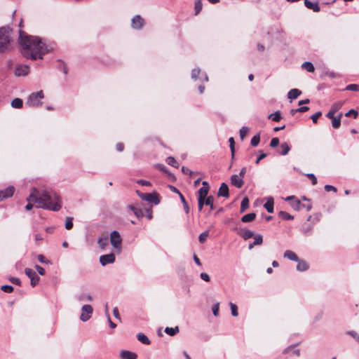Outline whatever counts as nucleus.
<instances>
[{
  "mask_svg": "<svg viewBox=\"0 0 359 359\" xmlns=\"http://www.w3.org/2000/svg\"><path fill=\"white\" fill-rule=\"evenodd\" d=\"M18 40L21 53L23 57L28 60L43 59V55L53 49L42 39L36 36L28 35L21 30L19 32Z\"/></svg>",
  "mask_w": 359,
  "mask_h": 359,
  "instance_id": "obj_1",
  "label": "nucleus"
},
{
  "mask_svg": "<svg viewBox=\"0 0 359 359\" xmlns=\"http://www.w3.org/2000/svg\"><path fill=\"white\" fill-rule=\"evenodd\" d=\"M27 201L34 202L36 207L52 211H59L62 207V202L59 195L53 191H39L32 188L30 194L27 198Z\"/></svg>",
  "mask_w": 359,
  "mask_h": 359,
  "instance_id": "obj_2",
  "label": "nucleus"
},
{
  "mask_svg": "<svg viewBox=\"0 0 359 359\" xmlns=\"http://www.w3.org/2000/svg\"><path fill=\"white\" fill-rule=\"evenodd\" d=\"M11 29L8 27L0 28V53L7 51L10 46Z\"/></svg>",
  "mask_w": 359,
  "mask_h": 359,
  "instance_id": "obj_3",
  "label": "nucleus"
},
{
  "mask_svg": "<svg viewBox=\"0 0 359 359\" xmlns=\"http://www.w3.org/2000/svg\"><path fill=\"white\" fill-rule=\"evenodd\" d=\"M44 98L43 90H39L31 93L26 101V105L31 107H39L43 104L42 100Z\"/></svg>",
  "mask_w": 359,
  "mask_h": 359,
  "instance_id": "obj_4",
  "label": "nucleus"
},
{
  "mask_svg": "<svg viewBox=\"0 0 359 359\" xmlns=\"http://www.w3.org/2000/svg\"><path fill=\"white\" fill-rule=\"evenodd\" d=\"M110 243L117 252H121L122 248V238L118 231L114 230L110 233Z\"/></svg>",
  "mask_w": 359,
  "mask_h": 359,
  "instance_id": "obj_5",
  "label": "nucleus"
},
{
  "mask_svg": "<svg viewBox=\"0 0 359 359\" xmlns=\"http://www.w3.org/2000/svg\"><path fill=\"white\" fill-rule=\"evenodd\" d=\"M30 71L29 66L27 65L18 64L14 69V75L15 76H25L29 74Z\"/></svg>",
  "mask_w": 359,
  "mask_h": 359,
  "instance_id": "obj_6",
  "label": "nucleus"
},
{
  "mask_svg": "<svg viewBox=\"0 0 359 359\" xmlns=\"http://www.w3.org/2000/svg\"><path fill=\"white\" fill-rule=\"evenodd\" d=\"M93 311V307L90 304L83 305L81 308V313L80 316L81 320L83 322L88 320L91 318Z\"/></svg>",
  "mask_w": 359,
  "mask_h": 359,
  "instance_id": "obj_7",
  "label": "nucleus"
},
{
  "mask_svg": "<svg viewBox=\"0 0 359 359\" xmlns=\"http://www.w3.org/2000/svg\"><path fill=\"white\" fill-rule=\"evenodd\" d=\"M25 273L30 278L32 286L34 287L36 285L38 284L40 278L33 269L26 268L25 269Z\"/></svg>",
  "mask_w": 359,
  "mask_h": 359,
  "instance_id": "obj_8",
  "label": "nucleus"
},
{
  "mask_svg": "<svg viewBox=\"0 0 359 359\" xmlns=\"http://www.w3.org/2000/svg\"><path fill=\"white\" fill-rule=\"evenodd\" d=\"M201 74V69L199 68H195L191 71V79L194 81L200 80L202 83L208 81V76L206 73H203L201 77H198Z\"/></svg>",
  "mask_w": 359,
  "mask_h": 359,
  "instance_id": "obj_9",
  "label": "nucleus"
},
{
  "mask_svg": "<svg viewBox=\"0 0 359 359\" xmlns=\"http://www.w3.org/2000/svg\"><path fill=\"white\" fill-rule=\"evenodd\" d=\"M115 260L116 257L114 253L103 255L100 257V262L102 266H105L108 264H113Z\"/></svg>",
  "mask_w": 359,
  "mask_h": 359,
  "instance_id": "obj_10",
  "label": "nucleus"
},
{
  "mask_svg": "<svg viewBox=\"0 0 359 359\" xmlns=\"http://www.w3.org/2000/svg\"><path fill=\"white\" fill-rule=\"evenodd\" d=\"M144 19L140 15H135L131 20V27L135 29H140L144 25Z\"/></svg>",
  "mask_w": 359,
  "mask_h": 359,
  "instance_id": "obj_11",
  "label": "nucleus"
},
{
  "mask_svg": "<svg viewBox=\"0 0 359 359\" xmlns=\"http://www.w3.org/2000/svg\"><path fill=\"white\" fill-rule=\"evenodd\" d=\"M230 180L231 184L237 188H241L244 184V181L243 180V178L238 176V175H231Z\"/></svg>",
  "mask_w": 359,
  "mask_h": 359,
  "instance_id": "obj_12",
  "label": "nucleus"
},
{
  "mask_svg": "<svg viewBox=\"0 0 359 359\" xmlns=\"http://www.w3.org/2000/svg\"><path fill=\"white\" fill-rule=\"evenodd\" d=\"M14 193V187L11 186L4 190L0 191V201L11 197Z\"/></svg>",
  "mask_w": 359,
  "mask_h": 359,
  "instance_id": "obj_13",
  "label": "nucleus"
},
{
  "mask_svg": "<svg viewBox=\"0 0 359 359\" xmlns=\"http://www.w3.org/2000/svg\"><path fill=\"white\" fill-rule=\"evenodd\" d=\"M217 196L219 197L222 196L224 198H228L229 196V187L226 183L223 182L221 184L217 192Z\"/></svg>",
  "mask_w": 359,
  "mask_h": 359,
  "instance_id": "obj_14",
  "label": "nucleus"
},
{
  "mask_svg": "<svg viewBox=\"0 0 359 359\" xmlns=\"http://www.w3.org/2000/svg\"><path fill=\"white\" fill-rule=\"evenodd\" d=\"M238 234L242 237L245 241L254 236V232L251 230L242 229L238 231Z\"/></svg>",
  "mask_w": 359,
  "mask_h": 359,
  "instance_id": "obj_15",
  "label": "nucleus"
},
{
  "mask_svg": "<svg viewBox=\"0 0 359 359\" xmlns=\"http://www.w3.org/2000/svg\"><path fill=\"white\" fill-rule=\"evenodd\" d=\"M305 6L312 10L314 12H319L320 11V7L319 6L318 2H312L309 0H304Z\"/></svg>",
  "mask_w": 359,
  "mask_h": 359,
  "instance_id": "obj_16",
  "label": "nucleus"
},
{
  "mask_svg": "<svg viewBox=\"0 0 359 359\" xmlns=\"http://www.w3.org/2000/svg\"><path fill=\"white\" fill-rule=\"evenodd\" d=\"M146 201L149 203H153L155 205H158L160 203V200L156 194L154 193H147L146 194Z\"/></svg>",
  "mask_w": 359,
  "mask_h": 359,
  "instance_id": "obj_17",
  "label": "nucleus"
},
{
  "mask_svg": "<svg viewBox=\"0 0 359 359\" xmlns=\"http://www.w3.org/2000/svg\"><path fill=\"white\" fill-rule=\"evenodd\" d=\"M120 356L122 359H137V354L129 351H122L120 353Z\"/></svg>",
  "mask_w": 359,
  "mask_h": 359,
  "instance_id": "obj_18",
  "label": "nucleus"
},
{
  "mask_svg": "<svg viewBox=\"0 0 359 359\" xmlns=\"http://www.w3.org/2000/svg\"><path fill=\"white\" fill-rule=\"evenodd\" d=\"M297 262H298L297 265V271H305L309 269V266L306 261L299 259V261Z\"/></svg>",
  "mask_w": 359,
  "mask_h": 359,
  "instance_id": "obj_19",
  "label": "nucleus"
},
{
  "mask_svg": "<svg viewBox=\"0 0 359 359\" xmlns=\"http://www.w3.org/2000/svg\"><path fill=\"white\" fill-rule=\"evenodd\" d=\"M283 256L285 258H287L292 261H299V257H297V255L294 252L290 250H285Z\"/></svg>",
  "mask_w": 359,
  "mask_h": 359,
  "instance_id": "obj_20",
  "label": "nucleus"
},
{
  "mask_svg": "<svg viewBox=\"0 0 359 359\" xmlns=\"http://www.w3.org/2000/svg\"><path fill=\"white\" fill-rule=\"evenodd\" d=\"M301 94V90L297 88H293L288 92L287 98L290 100H294L297 99Z\"/></svg>",
  "mask_w": 359,
  "mask_h": 359,
  "instance_id": "obj_21",
  "label": "nucleus"
},
{
  "mask_svg": "<svg viewBox=\"0 0 359 359\" xmlns=\"http://www.w3.org/2000/svg\"><path fill=\"white\" fill-rule=\"evenodd\" d=\"M273 198L272 197H269L267 198V201L264 205V207L266 208L268 212L272 213L273 212Z\"/></svg>",
  "mask_w": 359,
  "mask_h": 359,
  "instance_id": "obj_22",
  "label": "nucleus"
},
{
  "mask_svg": "<svg viewBox=\"0 0 359 359\" xmlns=\"http://www.w3.org/2000/svg\"><path fill=\"white\" fill-rule=\"evenodd\" d=\"M137 338L138 341H140L141 343L145 344V345H149L151 344V341L149 339V338L143 333H138L137 334Z\"/></svg>",
  "mask_w": 359,
  "mask_h": 359,
  "instance_id": "obj_23",
  "label": "nucleus"
},
{
  "mask_svg": "<svg viewBox=\"0 0 359 359\" xmlns=\"http://www.w3.org/2000/svg\"><path fill=\"white\" fill-rule=\"evenodd\" d=\"M179 332H180V328L178 326H175V327H167L165 328V332L170 336H175Z\"/></svg>",
  "mask_w": 359,
  "mask_h": 359,
  "instance_id": "obj_24",
  "label": "nucleus"
},
{
  "mask_svg": "<svg viewBox=\"0 0 359 359\" xmlns=\"http://www.w3.org/2000/svg\"><path fill=\"white\" fill-rule=\"evenodd\" d=\"M210 187H202L198 191V197L206 198L209 192Z\"/></svg>",
  "mask_w": 359,
  "mask_h": 359,
  "instance_id": "obj_25",
  "label": "nucleus"
},
{
  "mask_svg": "<svg viewBox=\"0 0 359 359\" xmlns=\"http://www.w3.org/2000/svg\"><path fill=\"white\" fill-rule=\"evenodd\" d=\"M256 217V214L254 212L248 213L242 217L241 221L243 222H252Z\"/></svg>",
  "mask_w": 359,
  "mask_h": 359,
  "instance_id": "obj_26",
  "label": "nucleus"
},
{
  "mask_svg": "<svg viewBox=\"0 0 359 359\" xmlns=\"http://www.w3.org/2000/svg\"><path fill=\"white\" fill-rule=\"evenodd\" d=\"M108 243H109V239H108V237H107V236L100 237L97 240V244L99 245L100 248H102L103 250L106 248V246L108 245Z\"/></svg>",
  "mask_w": 359,
  "mask_h": 359,
  "instance_id": "obj_27",
  "label": "nucleus"
},
{
  "mask_svg": "<svg viewBox=\"0 0 359 359\" xmlns=\"http://www.w3.org/2000/svg\"><path fill=\"white\" fill-rule=\"evenodd\" d=\"M11 107L15 109H21L23 106L22 100L20 98H15L11 102Z\"/></svg>",
  "mask_w": 359,
  "mask_h": 359,
  "instance_id": "obj_28",
  "label": "nucleus"
},
{
  "mask_svg": "<svg viewBox=\"0 0 359 359\" xmlns=\"http://www.w3.org/2000/svg\"><path fill=\"white\" fill-rule=\"evenodd\" d=\"M290 205L294 210H300L302 209L304 204H302L299 200L295 198L290 203Z\"/></svg>",
  "mask_w": 359,
  "mask_h": 359,
  "instance_id": "obj_29",
  "label": "nucleus"
},
{
  "mask_svg": "<svg viewBox=\"0 0 359 359\" xmlns=\"http://www.w3.org/2000/svg\"><path fill=\"white\" fill-rule=\"evenodd\" d=\"M302 67L309 72H313L315 70L314 66L311 62H304L302 65Z\"/></svg>",
  "mask_w": 359,
  "mask_h": 359,
  "instance_id": "obj_30",
  "label": "nucleus"
},
{
  "mask_svg": "<svg viewBox=\"0 0 359 359\" xmlns=\"http://www.w3.org/2000/svg\"><path fill=\"white\" fill-rule=\"evenodd\" d=\"M280 149L281 151L280 152V154L283 156H285L288 154V152L290 150V147L287 142H283L280 144Z\"/></svg>",
  "mask_w": 359,
  "mask_h": 359,
  "instance_id": "obj_31",
  "label": "nucleus"
},
{
  "mask_svg": "<svg viewBox=\"0 0 359 359\" xmlns=\"http://www.w3.org/2000/svg\"><path fill=\"white\" fill-rule=\"evenodd\" d=\"M278 217L284 220H292L294 219V217L285 211H280L278 212Z\"/></svg>",
  "mask_w": 359,
  "mask_h": 359,
  "instance_id": "obj_32",
  "label": "nucleus"
},
{
  "mask_svg": "<svg viewBox=\"0 0 359 359\" xmlns=\"http://www.w3.org/2000/svg\"><path fill=\"white\" fill-rule=\"evenodd\" d=\"M249 207V199L248 197L243 198L241 203V212H245Z\"/></svg>",
  "mask_w": 359,
  "mask_h": 359,
  "instance_id": "obj_33",
  "label": "nucleus"
},
{
  "mask_svg": "<svg viewBox=\"0 0 359 359\" xmlns=\"http://www.w3.org/2000/svg\"><path fill=\"white\" fill-rule=\"evenodd\" d=\"M313 229V225L310 224H304L302 226L301 231L304 234L307 235Z\"/></svg>",
  "mask_w": 359,
  "mask_h": 359,
  "instance_id": "obj_34",
  "label": "nucleus"
},
{
  "mask_svg": "<svg viewBox=\"0 0 359 359\" xmlns=\"http://www.w3.org/2000/svg\"><path fill=\"white\" fill-rule=\"evenodd\" d=\"M268 118L271 119L273 121L278 122L282 118V117L280 111H277L273 114H271L268 116Z\"/></svg>",
  "mask_w": 359,
  "mask_h": 359,
  "instance_id": "obj_35",
  "label": "nucleus"
},
{
  "mask_svg": "<svg viewBox=\"0 0 359 359\" xmlns=\"http://www.w3.org/2000/svg\"><path fill=\"white\" fill-rule=\"evenodd\" d=\"M341 116V114H339V116L335 117L334 118L332 119V126L334 128L337 129L340 127Z\"/></svg>",
  "mask_w": 359,
  "mask_h": 359,
  "instance_id": "obj_36",
  "label": "nucleus"
},
{
  "mask_svg": "<svg viewBox=\"0 0 359 359\" xmlns=\"http://www.w3.org/2000/svg\"><path fill=\"white\" fill-rule=\"evenodd\" d=\"M205 205L210 206V210H214V197L212 196H208L205 199Z\"/></svg>",
  "mask_w": 359,
  "mask_h": 359,
  "instance_id": "obj_37",
  "label": "nucleus"
},
{
  "mask_svg": "<svg viewBox=\"0 0 359 359\" xmlns=\"http://www.w3.org/2000/svg\"><path fill=\"white\" fill-rule=\"evenodd\" d=\"M129 208L133 210L134 214L137 217H142L144 216L143 211L141 209L135 208V207L132 206V205H130Z\"/></svg>",
  "mask_w": 359,
  "mask_h": 359,
  "instance_id": "obj_38",
  "label": "nucleus"
},
{
  "mask_svg": "<svg viewBox=\"0 0 359 359\" xmlns=\"http://www.w3.org/2000/svg\"><path fill=\"white\" fill-rule=\"evenodd\" d=\"M253 245H259L263 243V237L261 234H254Z\"/></svg>",
  "mask_w": 359,
  "mask_h": 359,
  "instance_id": "obj_39",
  "label": "nucleus"
},
{
  "mask_svg": "<svg viewBox=\"0 0 359 359\" xmlns=\"http://www.w3.org/2000/svg\"><path fill=\"white\" fill-rule=\"evenodd\" d=\"M260 142L259 134H257L252 137L250 141V144L252 147H257Z\"/></svg>",
  "mask_w": 359,
  "mask_h": 359,
  "instance_id": "obj_40",
  "label": "nucleus"
},
{
  "mask_svg": "<svg viewBox=\"0 0 359 359\" xmlns=\"http://www.w3.org/2000/svg\"><path fill=\"white\" fill-rule=\"evenodd\" d=\"M166 162L168 165L172 166V167H175V168H177L178 167V163L177 162V161L175 160V158L172 156H169L166 159Z\"/></svg>",
  "mask_w": 359,
  "mask_h": 359,
  "instance_id": "obj_41",
  "label": "nucleus"
},
{
  "mask_svg": "<svg viewBox=\"0 0 359 359\" xmlns=\"http://www.w3.org/2000/svg\"><path fill=\"white\" fill-rule=\"evenodd\" d=\"M202 8H203V4L201 2V0H198L195 2V6H194V9H195V15H198L201 11L202 10Z\"/></svg>",
  "mask_w": 359,
  "mask_h": 359,
  "instance_id": "obj_42",
  "label": "nucleus"
},
{
  "mask_svg": "<svg viewBox=\"0 0 359 359\" xmlns=\"http://www.w3.org/2000/svg\"><path fill=\"white\" fill-rule=\"evenodd\" d=\"M180 198L183 204L184 210L185 212L187 214H188L189 212V208L188 203H187V201L185 200V198L184 197V196L182 194H180Z\"/></svg>",
  "mask_w": 359,
  "mask_h": 359,
  "instance_id": "obj_43",
  "label": "nucleus"
},
{
  "mask_svg": "<svg viewBox=\"0 0 359 359\" xmlns=\"http://www.w3.org/2000/svg\"><path fill=\"white\" fill-rule=\"evenodd\" d=\"M229 306H230V309H231V315L234 317L238 316V312L237 306L232 302L229 303Z\"/></svg>",
  "mask_w": 359,
  "mask_h": 359,
  "instance_id": "obj_44",
  "label": "nucleus"
},
{
  "mask_svg": "<svg viewBox=\"0 0 359 359\" xmlns=\"http://www.w3.org/2000/svg\"><path fill=\"white\" fill-rule=\"evenodd\" d=\"M209 236V231L201 233L198 236V241L201 243H203Z\"/></svg>",
  "mask_w": 359,
  "mask_h": 359,
  "instance_id": "obj_45",
  "label": "nucleus"
},
{
  "mask_svg": "<svg viewBox=\"0 0 359 359\" xmlns=\"http://www.w3.org/2000/svg\"><path fill=\"white\" fill-rule=\"evenodd\" d=\"M79 301L88 300L91 302L93 300L92 296L90 294H81L78 297Z\"/></svg>",
  "mask_w": 359,
  "mask_h": 359,
  "instance_id": "obj_46",
  "label": "nucleus"
},
{
  "mask_svg": "<svg viewBox=\"0 0 359 359\" xmlns=\"http://www.w3.org/2000/svg\"><path fill=\"white\" fill-rule=\"evenodd\" d=\"M73 218L68 217L65 219V229L67 230H70L73 227Z\"/></svg>",
  "mask_w": 359,
  "mask_h": 359,
  "instance_id": "obj_47",
  "label": "nucleus"
},
{
  "mask_svg": "<svg viewBox=\"0 0 359 359\" xmlns=\"http://www.w3.org/2000/svg\"><path fill=\"white\" fill-rule=\"evenodd\" d=\"M229 146H230V149H231V157H232V158H233L234 153H235V148H234L235 142H234L233 137H230L229 140Z\"/></svg>",
  "mask_w": 359,
  "mask_h": 359,
  "instance_id": "obj_48",
  "label": "nucleus"
},
{
  "mask_svg": "<svg viewBox=\"0 0 359 359\" xmlns=\"http://www.w3.org/2000/svg\"><path fill=\"white\" fill-rule=\"evenodd\" d=\"M248 132V128L246 127V126H243L240 130H239V135H240V137L241 139L243 140L245 135H247Z\"/></svg>",
  "mask_w": 359,
  "mask_h": 359,
  "instance_id": "obj_49",
  "label": "nucleus"
},
{
  "mask_svg": "<svg viewBox=\"0 0 359 359\" xmlns=\"http://www.w3.org/2000/svg\"><path fill=\"white\" fill-rule=\"evenodd\" d=\"M345 90L359 91V85L358 84H349L346 86L344 89Z\"/></svg>",
  "mask_w": 359,
  "mask_h": 359,
  "instance_id": "obj_50",
  "label": "nucleus"
},
{
  "mask_svg": "<svg viewBox=\"0 0 359 359\" xmlns=\"http://www.w3.org/2000/svg\"><path fill=\"white\" fill-rule=\"evenodd\" d=\"M1 289L2 291L6 293H11L13 291V287L9 285H2Z\"/></svg>",
  "mask_w": 359,
  "mask_h": 359,
  "instance_id": "obj_51",
  "label": "nucleus"
},
{
  "mask_svg": "<svg viewBox=\"0 0 359 359\" xmlns=\"http://www.w3.org/2000/svg\"><path fill=\"white\" fill-rule=\"evenodd\" d=\"M219 302L212 305V313L215 316H219Z\"/></svg>",
  "mask_w": 359,
  "mask_h": 359,
  "instance_id": "obj_52",
  "label": "nucleus"
},
{
  "mask_svg": "<svg viewBox=\"0 0 359 359\" xmlns=\"http://www.w3.org/2000/svg\"><path fill=\"white\" fill-rule=\"evenodd\" d=\"M206 198L198 197V210L201 211L203 205H205V201Z\"/></svg>",
  "mask_w": 359,
  "mask_h": 359,
  "instance_id": "obj_53",
  "label": "nucleus"
},
{
  "mask_svg": "<svg viewBox=\"0 0 359 359\" xmlns=\"http://www.w3.org/2000/svg\"><path fill=\"white\" fill-rule=\"evenodd\" d=\"M342 104V102H336L332 104L330 109L334 112H337L341 107Z\"/></svg>",
  "mask_w": 359,
  "mask_h": 359,
  "instance_id": "obj_54",
  "label": "nucleus"
},
{
  "mask_svg": "<svg viewBox=\"0 0 359 359\" xmlns=\"http://www.w3.org/2000/svg\"><path fill=\"white\" fill-rule=\"evenodd\" d=\"M322 115V113L321 111H317L316 113H315L314 114H313L311 116V118L312 119L313 122L314 123H316L317 121H318V118Z\"/></svg>",
  "mask_w": 359,
  "mask_h": 359,
  "instance_id": "obj_55",
  "label": "nucleus"
},
{
  "mask_svg": "<svg viewBox=\"0 0 359 359\" xmlns=\"http://www.w3.org/2000/svg\"><path fill=\"white\" fill-rule=\"evenodd\" d=\"M279 139L278 137H273L271 139L270 142V147H276L279 144Z\"/></svg>",
  "mask_w": 359,
  "mask_h": 359,
  "instance_id": "obj_56",
  "label": "nucleus"
},
{
  "mask_svg": "<svg viewBox=\"0 0 359 359\" xmlns=\"http://www.w3.org/2000/svg\"><path fill=\"white\" fill-rule=\"evenodd\" d=\"M348 335H351L353 337L358 343H359V334L355 331H348L347 332Z\"/></svg>",
  "mask_w": 359,
  "mask_h": 359,
  "instance_id": "obj_57",
  "label": "nucleus"
},
{
  "mask_svg": "<svg viewBox=\"0 0 359 359\" xmlns=\"http://www.w3.org/2000/svg\"><path fill=\"white\" fill-rule=\"evenodd\" d=\"M38 260L43 264H49L50 261L46 259V257L43 255H39L37 256Z\"/></svg>",
  "mask_w": 359,
  "mask_h": 359,
  "instance_id": "obj_58",
  "label": "nucleus"
},
{
  "mask_svg": "<svg viewBox=\"0 0 359 359\" xmlns=\"http://www.w3.org/2000/svg\"><path fill=\"white\" fill-rule=\"evenodd\" d=\"M306 176L311 180V182L313 185H316L317 184V178L316 177L315 175L313 173H309L306 175Z\"/></svg>",
  "mask_w": 359,
  "mask_h": 359,
  "instance_id": "obj_59",
  "label": "nucleus"
},
{
  "mask_svg": "<svg viewBox=\"0 0 359 359\" xmlns=\"http://www.w3.org/2000/svg\"><path fill=\"white\" fill-rule=\"evenodd\" d=\"M200 277L202 280H205V282H209L210 280L209 275L206 273H201L200 274Z\"/></svg>",
  "mask_w": 359,
  "mask_h": 359,
  "instance_id": "obj_60",
  "label": "nucleus"
},
{
  "mask_svg": "<svg viewBox=\"0 0 359 359\" xmlns=\"http://www.w3.org/2000/svg\"><path fill=\"white\" fill-rule=\"evenodd\" d=\"M10 281L13 283V284H15V285H21V281L18 278H16V277H11L10 278Z\"/></svg>",
  "mask_w": 359,
  "mask_h": 359,
  "instance_id": "obj_61",
  "label": "nucleus"
},
{
  "mask_svg": "<svg viewBox=\"0 0 359 359\" xmlns=\"http://www.w3.org/2000/svg\"><path fill=\"white\" fill-rule=\"evenodd\" d=\"M358 113L357 111H355L354 109H351L347 113H346L345 116H349L351 115H353V117L355 118L358 116Z\"/></svg>",
  "mask_w": 359,
  "mask_h": 359,
  "instance_id": "obj_62",
  "label": "nucleus"
},
{
  "mask_svg": "<svg viewBox=\"0 0 359 359\" xmlns=\"http://www.w3.org/2000/svg\"><path fill=\"white\" fill-rule=\"evenodd\" d=\"M266 156H267V154H265V153H264V152H262V151H260V154H259V156L257 157V160H256V161H255V163H256V164H258V163H259V161H260L262 159H263V158H266Z\"/></svg>",
  "mask_w": 359,
  "mask_h": 359,
  "instance_id": "obj_63",
  "label": "nucleus"
},
{
  "mask_svg": "<svg viewBox=\"0 0 359 359\" xmlns=\"http://www.w3.org/2000/svg\"><path fill=\"white\" fill-rule=\"evenodd\" d=\"M325 190L326 191H333L334 192L337 191V189L336 187H334V186L332 185H329V184H326L324 187Z\"/></svg>",
  "mask_w": 359,
  "mask_h": 359,
  "instance_id": "obj_64",
  "label": "nucleus"
}]
</instances>
